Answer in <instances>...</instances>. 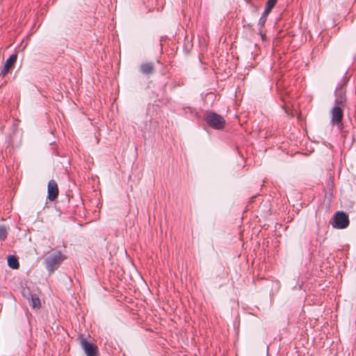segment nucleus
I'll use <instances>...</instances> for the list:
<instances>
[{
    "mask_svg": "<svg viewBox=\"0 0 356 356\" xmlns=\"http://www.w3.org/2000/svg\"><path fill=\"white\" fill-rule=\"evenodd\" d=\"M270 12H271V10H268L267 11V8H265V10H264V13H262L261 17L259 18V22H258V26L261 29H263L264 27L265 23L266 22V19H267V17L270 13Z\"/></svg>",
    "mask_w": 356,
    "mask_h": 356,
    "instance_id": "9b49d317",
    "label": "nucleus"
},
{
    "mask_svg": "<svg viewBox=\"0 0 356 356\" xmlns=\"http://www.w3.org/2000/svg\"><path fill=\"white\" fill-rule=\"evenodd\" d=\"M30 305L33 309H39L41 307L40 298L36 295H31Z\"/></svg>",
    "mask_w": 356,
    "mask_h": 356,
    "instance_id": "f8f14e48",
    "label": "nucleus"
},
{
    "mask_svg": "<svg viewBox=\"0 0 356 356\" xmlns=\"http://www.w3.org/2000/svg\"><path fill=\"white\" fill-rule=\"evenodd\" d=\"M330 224L334 228L343 229L348 227L350 224L348 215L342 211L335 213L330 220Z\"/></svg>",
    "mask_w": 356,
    "mask_h": 356,
    "instance_id": "7ed1b4c3",
    "label": "nucleus"
},
{
    "mask_svg": "<svg viewBox=\"0 0 356 356\" xmlns=\"http://www.w3.org/2000/svg\"><path fill=\"white\" fill-rule=\"evenodd\" d=\"M348 83V79L344 77L341 83L338 85L335 90V100L334 106L332 108V112L343 111L346 108V87Z\"/></svg>",
    "mask_w": 356,
    "mask_h": 356,
    "instance_id": "f257e3e1",
    "label": "nucleus"
},
{
    "mask_svg": "<svg viewBox=\"0 0 356 356\" xmlns=\"http://www.w3.org/2000/svg\"><path fill=\"white\" fill-rule=\"evenodd\" d=\"M183 85H184V82H181V83H176V82H175V83H174V85H173L172 88H176L177 86H183Z\"/></svg>",
    "mask_w": 356,
    "mask_h": 356,
    "instance_id": "dca6fc26",
    "label": "nucleus"
},
{
    "mask_svg": "<svg viewBox=\"0 0 356 356\" xmlns=\"http://www.w3.org/2000/svg\"><path fill=\"white\" fill-rule=\"evenodd\" d=\"M17 55L16 54H13L9 56V58L6 60L4 66L1 72V75L5 76L10 71L13 65L17 61Z\"/></svg>",
    "mask_w": 356,
    "mask_h": 356,
    "instance_id": "0eeeda50",
    "label": "nucleus"
},
{
    "mask_svg": "<svg viewBox=\"0 0 356 356\" xmlns=\"http://www.w3.org/2000/svg\"><path fill=\"white\" fill-rule=\"evenodd\" d=\"M66 259L67 257L60 251H57L48 255L45 258L44 264L49 274L51 275L54 273V271L58 268L61 263Z\"/></svg>",
    "mask_w": 356,
    "mask_h": 356,
    "instance_id": "f03ea898",
    "label": "nucleus"
},
{
    "mask_svg": "<svg viewBox=\"0 0 356 356\" xmlns=\"http://www.w3.org/2000/svg\"><path fill=\"white\" fill-rule=\"evenodd\" d=\"M289 115H291V117H293V113L292 112H290V113H287Z\"/></svg>",
    "mask_w": 356,
    "mask_h": 356,
    "instance_id": "f3484780",
    "label": "nucleus"
},
{
    "mask_svg": "<svg viewBox=\"0 0 356 356\" xmlns=\"http://www.w3.org/2000/svg\"><path fill=\"white\" fill-rule=\"evenodd\" d=\"M332 116L331 119V122L333 125L337 126L339 130H342L343 129V113H332Z\"/></svg>",
    "mask_w": 356,
    "mask_h": 356,
    "instance_id": "6e6552de",
    "label": "nucleus"
},
{
    "mask_svg": "<svg viewBox=\"0 0 356 356\" xmlns=\"http://www.w3.org/2000/svg\"><path fill=\"white\" fill-rule=\"evenodd\" d=\"M8 236V231L5 225H0V240L5 241Z\"/></svg>",
    "mask_w": 356,
    "mask_h": 356,
    "instance_id": "ddd939ff",
    "label": "nucleus"
},
{
    "mask_svg": "<svg viewBox=\"0 0 356 356\" xmlns=\"http://www.w3.org/2000/svg\"><path fill=\"white\" fill-rule=\"evenodd\" d=\"M278 0H268L266 5V8H267L268 10H272L273 8L276 5Z\"/></svg>",
    "mask_w": 356,
    "mask_h": 356,
    "instance_id": "4468645a",
    "label": "nucleus"
},
{
    "mask_svg": "<svg viewBox=\"0 0 356 356\" xmlns=\"http://www.w3.org/2000/svg\"><path fill=\"white\" fill-rule=\"evenodd\" d=\"M140 70L143 74H151L154 71V66L153 63H143L140 67Z\"/></svg>",
    "mask_w": 356,
    "mask_h": 356,
    "instance_id": "1a4fd4ad",
    "label": "nucleus"
},
{
    "mask_svg": "<svg viewBox=\"0 0 356 356\" xmlns=\"http://www.w3.org/2000/svg\"><path fill=\"white\" fill-rule=\"evenodd\" d=\"M80 345L87 356H99L98 347L95 343L82 337L80 340Z\"/></svg>",
    "mask_w": 356,
    "mask_h": 356,
    "instance_id": "39448f33",
    "label": "nucleus"
},
{
    "mask_svg": "<svg viewBox=\"0 0 356 356\" xmlns=\"http://www.w3.org/2000/svg\"><path fill=\"white\" fill-rule=\"evenodd\" d=\"M204 120L209 127L217 130L222 129L225 125V120L217 113H207Z\"/></svg>",
    "mask_w": 356,
    "mask_h": 356,
    "instance_id": "20e7f679",
    "label": "nucleus"
},
{
    "mask_svg": "<svg viewBox=\"0 0 356 356\" xmlns=\"http://www.w3.org/2000/svg\"><path fill=\"white\" fill-rule=\"evenodd\" d=\"M47 198L49 201H54L58 195V188L56 181L51 179L47 185Z\"/></svg>",
    "mask_w": 356,
    "mask_h": 356,
    "instance_id": "423d86ee",
    "label": "nucleus"
},
{
    "mask_svg": "<svg viewBox=\"0 0 356 356\" xmlns=\"http://www.w3.org/2000/svg\"><path fill=\"white\" fill-rule=\"evenodd\" d=\"M8 265L13 269H18L19 267V263L17 257L15 255H9L8 257Z\"/></svg>",
    "mask_w": 356,
    "mask_h": 356,
    "instance_id": "9d476101",
    "label": "nucleus"
},
{
    "mask_svg": "<svg viewBox=\"0 0 356 356\" xmlns=\"http://www.w3.org/2000/svg\"><path fill=\"white\" fill-rule=\"evenodd\" d=\"M259 33H260V35H261V40H265V39H266V35H265L264 33H262V29H261L260 27H259Z\"/></svg>",
    "mask_w": 356,
    "mask_h": 356,
    "instance_id": "2eb2a0df",
    "label": "nucleus"
},
{
    "mask_svg": "<svg viewBox=\"0 0 356 356\" xmlns=\"http://www.w3.org/2000/svg\"><path fill=\"white\" fill-rule=\"evenodd\" d=\"M301 114H302V113H301V112H299V113H298V118H300L301 117Z\"/></svg>",
    "mask_w": 356,
    "mask_h": 356,
    "instance_id": "a211bd4d",
    "label": "nucleus"
}]
</instances>
